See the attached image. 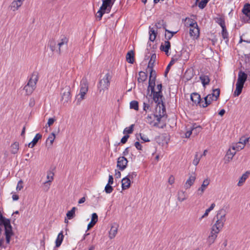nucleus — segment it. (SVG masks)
<instances>
[{"label":"nucleus","instance_id":"f257e3e1","mask_svg":"<svg viewBox=\"0 0 250 250\" xmlns=\"http://www.w3.org/2000/svg\"><path fill=\"white\" fill-rule=\"evenodd\" d=\"M227 213L225 209H221L217 211L215 216L216 221L212 228L221 231L226 221Z\"/></svg>","mask_w":250,"mask_h":250},{"label":"nucleus","instance_id":"f03ea898","mask_svg":"<svg viewBox=\"0 0 250 250\" xmlns=\"http://www.w3.org/2000/svg\"><path fill=\"white\" fill-rule=\"evenodd\" d=\"M248 75L244 72L240 70L238 72V78L236 83V89L234 92L235 96H238L242 92L244 84L247 81Z\"/></svg>","mask_w":250,"mask_h":250},{"label":"nucleus","instance_id":"7ed1b4c3","mask_svg":"<svg viewBox=\"0 0 250 250\" xmlns=\"http://www.w3.org/2000/svg\"><path fill=\"white\" fill-rule=\"evenodd\" d=\"M102 5L97 12L96 16L100 20L104 13L110 12L116 0H102Z\"/></svg>","mask_w":250,"mask_h":250},{"label":"nucleus","instance_id":"20e7f679","mask_svg":"<svg viewBox=\"0 0 250 250\" xmlns=\"http://www.w3.org/2000/svg\"><path fill=\"white\" fill-rule=\"evenodd\" d=\"M111 79V76L107 73L100 79L98 84V90L100 94H103L108 89Z\"/></svg>","mask_w":250,"mask_h":250},{"label":"nucleus","instance_id":"39448f33","mask_svg":"<svg viewBox=\"0 0 250 250\" xmlns=\"http://www.w3.org/2000/svg\"><path fill=\"white\" fill-rule=\"evenodd\" d=\"M188 21H189V34L190 37L194 40L198 39L200 35V30L197 22L189 19H188Z\"/></svg>","mask_w":250,"mask_h":250},{"label":"nucleus","instance_id":"423d86ee","mask_svg":"<svg viewBox=\"0 0 250 250\" xmlns=\"http://www.w3.org/2000/svg\"><path fill=\"white\" fill-rule=\"evenodd\" d=\"M196 174L195 171L188 173V178L184 184V188L186 189H189L195 183L196 179Z\"/></svg>","mask_w":250,"mask_h":250},{"label":"nucleus","instance_id":"0eeeda50","mask_svg":"<svg viewBox=\"0 0 250 250\" xmlns=\"http://www.w3.org/2000/svg\"><path fill=\"white\" fill-rule=\"evenodd\" d=\"M88 91V85L84 83L82 85L80 88V93L76 96L77 104H79L80 102L84 99L85 95Z\"/></svg>","mask_w":250,"mask_h":250},{"label":"nucleus","instance_id":"6e6552de","mask_svg":"<svg viewBox=\"0 0 250 250\" xmlns=\"http://www.w3.org/2000/svg\"><path fill=\"white\" fill-rule=\"evenodd\" d=\"M62 100L63 103H67L70 100V90L68 86L63 88L61 91Z\"/></svg>","mask_w":250,"mask_h":250},{"label":"nucleus","instance_id":"1a4fd4ad","mask_svg":"<svg viewBox=\"0 0 250 250\" xmlns=\"http://www.w3.org/2000/svg\"><path fill=\"white\" fill-rule=\"evenodd\" d=\"M219 232V231L211 228L210 234L207 239V242L209 246L214 243Z\"/></svg>","mask_w":250,"mask_h":250},{"label":"nucleus","instance_id":"9d476101","mask_svg":"<svg viewBox=\"0 0 250 250\" xmlns=\"http://www.w3.org/2000/svg\"><path fill=\"white\" fill-rule=\"evenodd\" d=\"M236 152L232 149L230 146L229 149L227 150L226 155L224 157V161L225 164H228L230 162L234 156L235 155Z\"/></svg>","mask_w":250,"mask_h":250},{"label":"nucleus","instance_id":"9b49d317","mask_svg":"<svg viewBox=\"0 0 250 250\" xmlns=\"http://www.w3.org/2000/svg\"><path fill=\"white\" fill-rule=\"evenodd\" d=\"M156 113L155 115L160 117V119L163 117L166 114V109L163 104V103L157 104L155 108Z\"/></svg>","mask_w":250,"mask_h":250},{"label":"nucleus","instance_id":"f8f14e48","mask_svg":"<svg viewBox=\"0 0 250 250\" xmlns=\"http://www.w3.org/2000/svg\"><path fill=\"white\" fill-rule=\"evenodd\" d=\"M128 161L125 157H120L117 160V167L121 170H124L127 166Z\"/></svg>","mask_w":250,"mask_h":250},{"label":"nucleus","instance_id":"ddd939ff","mask_svg":"<svg viewBox=\"0 0 250 250\" xmlns=\"http://www.w3.org/2000/svg\"><path fill=\"white\" fill-rule=\"evenodd\" d=\"M242 137L240 139L238 142L232 143L230 146L232 149L236 151V152L243 149L246 145L245 142L242 141Z\"/></svg>","mask_w":250,"mask_h":250},{"label":"nucleus","instance_id":"4468645a","mask_svg":"<svg viewBox=\"0 0 250 250\" xmlns=\"http://www.w3.org/2000/svg\"><path fill=\"white\" fill-rule=\"evenodd\" d=\"M210 183V180L208 178L205 179L201 187H200L197 189V194L199 195H202L204 193L205 190L207 188L208 186L209 185Z\"/></svg>","mask_w":250,"mask_h":250},{"label":"nucleus","instance_id":"2eb2a0df","mask_svg":"<svg viewBox=\"0 0 250 250\" xmlns=\"http://www.w3.org/2000/svg\"><path fill=\"white\" fill-rule=\"evenodd\" d=\"M146 121L150 124L153 125H157L160 122V117L155 114L148 115L146 118Z\"/></svg>","mask_w":250,"mask_h":250},{"label":"nucleus","instance_id":"dca6fc26","mask_svg":"<svg viewBox=\"0 0 250 250\" xmlns=\"http://www.w3.org/2000/svg\"><path fill=\"white\" fill-rule=\"evenodd\" d=\"M38 81V74L37 73H33L31 75V76L27 83V84L32 86L34 89H35V88L36 87V84H37Z\"/></svg>","mask_w":250,"mask_h":250},{"label":"nucleus","instance_id":"f3484780","mask_svg":"<svg viewBox=\"0 0 250 250\" xmlns=\"http://www.w3.org/2000/svg\"><path fill=\"white\" fill-rule=\"evenodd\" d=\"M204 102H202L200 104V106L203 107H206L208 105H209L212 101H214L213 97L211 96V95L208 94L204 98Z\"/></svg>","mask_w":250,"mask_h":250},{"label":"nucleus","instance_id":"a211bd4d","mask_svg":"<svg viewBox=\"0 0 250 250\" xmlns=\"http://www.w3.org/2000/svg\"><path fill=\"white\" fill-rule=\"evenodd\" d=\"M177 197L179 202H183L188 199V195L186 191L180 190L178 191Z\"/></svg>","mask_w":250,"mask_h":250},{"label":"nucleus","instance_id":"6ab92c4d","mask_svg":"<svg viewBox=\"0 0 250 250\" xmlns=\"http://www.w3.org/2000/svg\"><path fill=\"white\" fill-rule=\"evenodd\" d=\"M170 48V43L168 41H166L162 43L160 46L161 50L165 52L167 55H169V49Z\"/></svg>","mask_w":250,"mask_h":250},{"label":"nucleus","instance_id":"aec40b11","mask_svg":"<svg viewBox=\"0 0 250 250\" xmlns=\"http://www.w3.org/2000/svg\"><path fill=\"white\" fill-rule=\"evenodd\" d=\"M68 42V39L65 36H62L61 38V39L58 41V46L59 47V52L61 53V49L63 46H67V43Z\"/></svg>","mask_w":250,"mask_h":250},{"label":"nucleus","instance_id":"412c9836","mask_svg":"<svg viewBox=\"0 0 250 250\" xmlns=\"http://www.w3.org/2000/svg\"><path fill=\"white\" fill-rule=\"evenodd\" d=\"M153 93V98L156 104L163 103L162 93L159 92H152Z\"/></svg>","mask_w":250,"mask_h":250},{"label":"nucleus","instance_id":"4be33fe9","mask_svg":"<svg viewBox=\"0 0 250 250\" xmlns=\"http://www.w3.org/2000/svg\"><path fill=\"white\" fill-rule=\"evenodd\" d=\"M191 100L195 104H201V97L200 95L197 93H193L190 95Z\"/></svg>","mask_w":250,"mask_h":250},{"label":"nucleus","instance_id":"5701e85b","mask_svg":"<svg viewBox=\"0 0 250 250\" xmlns=\"http://www.w3.org/2000/svg\"><path fill=\"white\" fill-rule=\"evenodd\" d=\"M22 5V4L19 1L13 0V1L10 4L9 8L12 11H17L21 6Z\"/></svg>","mask_w":250,"mask_h":250},{"label":"nucleus","instance_id":"b1692460","mask_svg":"<svg viewBox=\"0 0 250 250\" xmlns=\"http://www.w3.org/2000/svg\"><path fill=\"white\" fill-rule=\"evenodd\" d=\"M118 227L117 225H113L109 232V237L110 239H113L118 232Z\"/></svg>","mask_w":250,"mask_h":250},{"label":"nucleus","instance_id":"393cba45","mask_svg":"<svg viewBox=\"0 0 250 250\" xmlns=\"http://www.w3.org/2000/svg\"><path fill=\"white\" fill-rule=\"evenodd\" d=\"M56 138V136L54 133H51L49 136L48 137L46 141V145L49 148L52 147L53 143L54 141V140Z\"/></svg>","mask_w":250,"mask_h":250},{"label":"nucleus","instance_id":"a878e982","mask_svg":"<svg viewBox=\"0 0 250 250\" xmlns=\"http://www.w3.org/2000/svg\"><path fill=\"white\" fill-rule=\"evenodd\" d=\"M130 180L127 177L124 178L122 180V187L123 190L128 188L130 186Z\"/></svg>","mask_w":250,"mask_h":250},{"label":"nucleus","instance_id":"bb28decb","mask_svg":"<svg viewBox=\"0 0 250 250\" xmlns=\"http://www.w3.org/2000/svg\"><path fill=\"white\" fill-rule=\"evenodd\" d=\"M250 172L246 171L244 173L241 177L239 178V181L237 183V186L241 187L246 181V179L248 178Z\"/></svg>","mask_w":250,"mask_h":250},{"label":"nucleus","instance_id":"cd10ccee","mask_svg":"<svg viewBox=\"0 0 250 250\" xmlns=\"http://www.w3.org/2000/svg\"><path fill=\"white\" fill-rule=\"evenodd\" d=\"M42 136L41 134L39 133L37 134L32 141L29 143L28 147L33 148L36 145L38 141L42 138Z\"/></svg>","mask_w":250,"mask_h":250},{"label":"nucleus","instance_id":"c85d7f7f","mask_svg":"<svg viewBox=\"0 0 250 250\" xmlns=\"http://www.w3.org/2000/svg\"><path fill=\"white\" fill-rule=\"evenodd\" d=\"M147 77V74L145 72L140 71L139 73V76L137 78L138 82L139 83L144 82L146 80Z\"/></svg>","mask_w":250,"mask_h":250},{"label":"nucleus","instance_id":"c756f323","mask_svg":"<svg viewBox=\"0 0 250 250\" xmlns=\"http://www.w3.org/2000/svg\"><path fill=\"white\" fill-rule=\"evenodd\" d=\"M200 79L204 87L206 85L208 84L210 82V79H209L208 76L205 75L200 76Z\"/></svg>","mask_w":250,"mask_h":250},{"label":"nucleus","instance_id":"7c9ffc66","mask_svg":"<svg viewBox=\"0 0 250 250\" xmlns=\"http://www.w3.org/2000/svg\"><path fill=\"white\" fill-rule=\"evenodd\" d=\"M19 149V144L17 142H14L11 146V152L12 154H16L18 153Z\"/></svg>","mask_w":250,"mask_h":250},{"label":"nucleus","instance_id":"2f4dec72","mask_svg":"<svg viewBox=\"0 0 250 250\" xmlns=\"http://www.w3.org/2000/svg\"><path fill=\"white\" fill-rule=\"evenodd\" d=\"M191 131H192V134L194 136H196L202 129V127L200 125H193L190 127Z\"/></svg>","mask_w":250,"mask_h":250},{"label":"nucleus","instance_id":"473e14b6","mask_svg":"<svg viewBox=\"0 0 250 250\" xmlns=\"http://www.w3.org/2000/svg\"><path fill=\"white\" fill-rule=\"evenodd\" d=\"M63 239V235L62 232H61L59 233L57 238L56 240V247H59L61 246Z\"/></svg>","mask_w":250,"mask_h":250},{"label":"nucleus","instance_id":"72a5a7b5","mask_svg":"<svg viewBox=\"0 0 250 250\" xmlns=\"http://www.w3.org/2000/svg\"><path fill=\"white\" fill-rule=\"evenodd\" d=\"M157 56L155 54H153L150 58V61L148 62L147 68H153L154 64L156 60Z\"/></svg>","mask_w":250,"mask_h":250},{"label":"nucleus","instance_id":"f704fd0d","mask_svg":"<svg viewBox=\"0 0 250 250\" xmlns=\"http://www.w3.org/2000/svg\"><path fill=\"white\" fill-rule=\"evenodd\" d=\"M220 25L222 28V36L224 39H227L228 37V33L227 31L224 22H220Z\"/></svg>","mask_w":250,"mask_h":250},{"label":"nucleus","instance_id":"c9c22d12","mask_svg":"<svg viewBox=\"0 0 250 250\" xmlns=\"http://www.w3.org/2000/svg\"><path fill=\"white\" fill-rule=\"evenodd\" d=\"M126 61L130 63H133L134 62V53L132 51L128 52L126 55Z\"/></svg>","mask_w":250,"mask_h":250},{"label":"nucleus","instance_id":"e433bc0d","mask_svg":"<svg viewBox=\"0 0 250 250\" xmlns=\"http://www.w3.org/2000/svg\"><path fill=\"white\" fill-rule=\"evenodd\" d=\"M156 28L157 29H160L161 28H166V24H165V22L163 20H158L155 25Z\"/></svg>","mask_w":250,"mask_h":250},{"label":"nucleus","instance_id":"4c0bfd02","mask_svg":"<svg viewBox=\"0 0 250 250\" xmlns=\"http://www.w3.org/2000/svg\"><path fill=\"white\" fill-rule=\"evenodd\" d=\"M76 209V207H73L70 210L67 212L66 216L68 219H71L74 217Z\"/></svg>","mask_w":250,"mask_h":250},{"label":"nucleus","instance_id":"58836bf2","mask_svg":"<svg viewBox=\"0 0 250 250\" xmlns=\"http://www.w3.org/2000/svg\"><path fill=\"white\" fill-rule=\"evenodd\" d=\"M157 32L153 28H150L149 31V40L151 41H154L156 37Z\"/></svg>","mask_w":250,"mask_h":250},{"label":"nucleus","instance_id":"ea45409f","mask_svg":"<svg viewBox=\"0 0 250 250\" xmlns=\"http://www.w3.org/2000/svg\"><path fill=\"white\" fill-rule=\"evenodd\" d=\"M243 12L247 16L250 17V4H247L245 5Z\"/></svg>","mask_w":250,"mask_h":250},{"label":"nucleus","instance_id":"a19ab883","mask_svg":"<svg viewBox=\"0 0 250 250\" xmlns=\"http://www.w3.org/2000/svg\"><path fill=\"white\" fill-rule=\"evenodd\" d=\"M24 90L25 91V92L27 95H30L33 92V91L35 90V89L33 87H32V86H31L27 84L24 86Z\"/></svg>","mask_w":250,"mask_h":250},{"label":"nucleus","instance_id":"79ce46f5","mask_svg":"<svg viewBox=\"0 0 250 250\" xmlns=\"http://www.w3.org/2000/svg\"><path fill=\"white\" fill-rule=\"evenodd\" d=\"M202 155L199 156L198 153H196L192 162L193 164L196 166L199 164Z\"/></svg>","mask_w":250,"mask_h":250},{"label":"nucleus","instance_id":"37998d69","mask_svg":"<svg viewBox=\"0 0 250 250\" xmlns=\"http://www.w3.org/2000/svg\"><path fill=\"white\" fill-rule=\"evenodd\" d=\"M213 97L214 101H216L220 95V90L218 88L214 89L212 93L210 94Z\"/></svg>","mask_w":250,"mask_h":250},{"label":"nucleus","instance_id":"c03bdc74","mask_svg":"<svg viewBox=\"0 0 250 250\" xmlns=\"http://www.w3.org/2000/svg\"><path fill=\"white\" fill-rule=\"evenodd\" d=\"M155 81L154 80L149 79L148 89H150L152 92L154 91L155 85Z\"/></svg>","mask_w":250,"mask_h":250},{"label":"nucleus","instance_id":"a18cd8bd","mask_svg":"<svg viewBox=\"0 0 250 250\" xmlns=\"http://www.w3.org/2000/svg\"><path fill=\"white\" fill-rule=\"evenodd\" d=\"M54 174L53 172H52L51 171H48L47 174V180L46 181L48 182L49 183H51V182L54 179Z\"/></svg>","mask_w":250,"mask_h":250},{"label":"nucleus","instance_id":"49530a36","mask_svg":"<svg viewBox=\"0 0 250 250\" xmlns=\"http://www.w3.org/2000/svg\"><path fill=\"white\" fill-rule=\"evenodd\" d=\"M130 108L134 109L136 110H138V103L136 101H131L130 103Z\"/></svg>","mask_w":250,"mask_h":250},{"label":"nucleus","instance_id":"de8ad7c7","mask_svg":"<svg viewBox=\"0 0 250 250\" xmlns=\"http://www.w3.org/2000/svg\"><path fill=\"white\" fill-rule=\"evenodd\" d=\"M134 125H131L129 127L125 128L123 133L124 134H130L133 131Z\"/></svg>","mask_w":250,"mask_h":250},{"label":"nucleus","instance_id":"09e8293b","mask_svg":"<svg viewBox=\"0 0 250 250\" xmlns=\"http://www.w3.org/2000/svg\"><path fill=\"white\" fill-rule=\"evenodd\" d=\"M147 69L150 71L149 79L155 80L156 76L155 71L153 70V68Z\"/></svg>","mask_w":250,"mask_h":250},{"label":"nucleus","instance_id":"8fccbe9b","mask_svg":"<svg viewBox=\"0 0 250 250\" xmlns=\"http://www.w3.org/2000/svg\"><path fill=\"white\" fill-rule=\"evenodd\" d=\"M165 31L166 33H167L165 34L166 39L167 41L171 39V38L173 37V35L171 33V31L167 29H165Z\"/></svg>","mask_w":250,"mask_h":250},{"label":"nucleus","instance_id":"3c124183","mask_svg":"<svg viewBox=\"0 0 250 250\" xmlns=\"http://www.w3.org/2000/svg\"><path fill=\"white\" fill-rule=\"evenodd\" d=\"M98 220V217L97 214L96 213H93L92 214L91 222L93 223L94 224H96Z\"/></svg>","mask_w":250,"mask_h":250},{"label":"nucleus","instance_id":"603ef678","mask_svg":"<svg viewBox=\"0 0 250 250\" xmlns=\"http://www.w3.org/2000/svg\"><path fill=\"white\" fill-rule=\"evenodd\" d=\"M113 190V188L112 186H110V185L107 184L104 188V190L107 193H110L112 192Z\"/></svg>","mask_w":250,"mask_h":250},{"label":"nucleus","instance_id":"864d4df0","mask_svg":"<svg viewBox=\"0 0 250 250\" xmlns=\"http://www.w3.org/2000/svg\"><path fill=\"white\" fill-rule=\"evenodd\" d=\"M208 0H201L198 4V6L201 9H203L206 5Z\"/></svg>","mask_w":250,"mask_h":250},{"label":"nucleus","instance_id":"5fc2aeb1","mask_svg":"<svg viewBox=\"0 0 250 250\" xmlns=\"http://www.w3.org/2000/svg\"><path fill=\"white\" fill-rule=\"evenodd\" d=\"M139 136L144 142H149L150 140L147 136L144 134L140 133Z\"/></svg>","mask_w":250,"mask_h":250},{"label":"nucleus","instance_id":"6e6d98bb","mask_svg":"<svg viewBox=\"0 0 250 250\" xmlns=\"http://www.w3.org/2000/svg\"><path fill=\"white\" fill-rule=\"evenodd\" d=\"M23 181L22 180H20L17 184V187H16V190L17 191H20L21 189H22L23 186Z\"/></svg>","mask_w":250,"mask_h":250},{"label":"nucleus","instance_id":"4d7b16f0","mask_svg":"<svg viewBox=\"0 0 250 250\" xmlns=\"http://www.w3.org/2000/svg\"><path fill=\"white\" fill-rule=\"evenodd\" d=\"M136 176H137L136 172H132L129 173L126 177L129 179L130 180V179H134L135 177H136Z\"/></svg>","mask_w":250,"mask_h":250},{"label":"nucleus","instance_id":"13d9d810","mask_svg":"<svg viewBox=\"0 0 250 250\" xmlns=\"http://www.w3.org/2000/svg\"><path fill=\"white\" fill-rule=\"evenodd\" d=\"M50 183H49L47 181L43 183V188L45 191H48V190L49 189Z\"/></svg>","mask_w":250,"mask_h":250},{"label":"nucleus","instance_id":"bf43d9fd","mask_svg":"<svg viewBox=\"0 0 250 250\" xmlns=\"http://www.w3.org/2000/svg\"><path fill=\"white\" fill-rule=\"evenodd\" d=\"M242 141L245 142L246 145L247 144L248 146L250 147V138L242 137Z\"/></svg>","mask_w":250,"mask_h":250},{"label":"nucleus","instance_id":"052dcab7","mask_svg":"<svg viewBox=\"0 0 250 250\" xmlns=\"http://www.w3.org/2000/svg\"><path fill=\"white\" fill-rule=\"evenodd\" d=\"M168 182L171 185L174 184L175 182V178L173 175H170L169 176Z\"/></svg>","mask_w":250,"mask_h":250},{"label":"nucleus","instance_id":"680f3d73","mask_svg":"<svg viewBox=\"0 0 250 250\" xmlns=\"http://www.w3.org/2000/svg\"><path fill=\"white\" fill-rule=\"evenodd\" d=\"M55 121V119L54 118H50L48 119L47 125L49 126H50L51 125H52L54 124Z\"/></svg>","mask_w":250,"mask_h":250},{"label":"nucleus","instance_id":"e2e57ef3","mask_svg":"<svg viewBox=\"0 0 250 250\" xmlns=\"http://www.w3.org/2000/svg\"><path fill=\"white\" fill-rule=\"evenodd\" d=\"M210 211L209 208H208L206 210L204 214L200 218V220H202L203 218L206 217L208 216L209 212Z\"/></svg>","mask_w":250,"mask_h":250},{"label":"nucleus","instance_id":"0e129e2a","mask_svg":"<svg viewBox=\"0 0 250 250\" xmlns=\"http://www.w3.org/2000/svg\"><path fill=\"white\" fill-rule=\"evenodd\" d=\"M129 138V136L128 135H126L124 136L121 139V142L123 144H125L128 138Z\"/></svg>","mask_w":250,"mask_h":250},{"label":"nucleus","instance_id":"69168bd1","mask_svg":"<svg viewBox=\"0 0 250 250\" xmlns=\"http://www.w3.org/2000/svg\"><path fill=\"white\" fill-rule=\"evenodd\" d=\"M134 146L136 147V148L138 150H142V145L140 144V143L139 142H136L134 144Z\"/></svg>","mask_w":250,"mask_h":250},{"label":"nucleus","instance_id":"338daca9","mask_svg":"<svg viewBox=\"0 0 250 250\" xmlns=\"http://www.w3.org/2000/svg\"><path fill=\"white\" fill-rule=\"evenodd\" d=\"M192 134V131H191V128H190L189 130H188L185 133V136L186 138H189L190 135Z\"/></svg>","mask_w":250,"mask_h":250},{"label":"nucleus","instance_id":"774afa93","mask_svg":"<svg viewBox=\"0 0 250 250\" xmlns=\"http://www.w3.org/2000/svg\"><path fill=\"white\" fill-rule=\"evenodd\" d=\"M113 183V176L111 175H109V179L108 181V184L109 185H112Z\"/></svg>","mask_w":250,"mask_h":250}]
</instances>
